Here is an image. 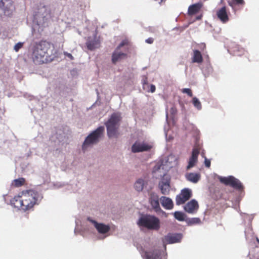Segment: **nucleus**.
<instances>
[{
  "label": "nucleus",
  "mask_w": 259,
  "mask_h": 259,
  "mask_svg": "<svg viewBox=\"0 0 259 259\" xmlns=\"http://www.w3.org/2000/svg\"><path fill=\"white\" fill-rule=\"evenodd\" d=\"M91 222L94 224V226L99 233L105 234L110 230V227L102 223H98L95 221L92 220Z\"/></svg>",
  "instance_id": "obj_17"
},
{
  "label": "nucleus",
  "mask_w": 259,
  "mask_h": 259,
  "mask_svg": "<svg viewBox=\"0 0 259 259\" xmlns=\"http://www.w3.org/2000/svg\"><path fill=\"white\" fill-rule=\"evenodd\" d=\"M186 179L193 183H197L200 179L201 176L199 173L190 172L185 176Z\"/></svg>",
  "instance_id": "obj_20"
},
{
  "label": "nucleus",
  "mask_w": 259,
  "mask_h": 259,
  "mask_svg": "<svg viewBox=\"0 0 259 259\" xmlns=\"http://www.w3.org/2000/svg\"><path fill=\"white\" fill-rule=\"evenodd\" d=\"M144 257L145 259H166L165 255L162 254V252L158 249L145 251Z\"/></svg>",
  "instance_id": "obj_9"
},
{
  "label": "nucleus",
  "mask_w": 259,
  "mask_h": 259,
  "mask_svg": "<svg viewBox=\"0 0 259 259\" xmlns=\"http://www.w3.org/2000/svg\"><path fill=\"white\" fill-rule=\"evenodd\" d=\"M2 0H0V7H1Z\"/></svg>",
  "instance_id": "obj_41"
},
{
  "label": "nucleus",
  "mask_w": 259,
  "mask_h": 259,
  "mask_svg": "<svg viewBox=\"0 0 259 259\" xmlns=\"http://www.w3.org/2000/svg\"><path fill=\"white\" fill-rule=\"evenodd\" d=\"M159 187L162 194L167 195L170 191V185L168 181H162L159 183Z\"/></svg>",
  "instance_id": "obj_18"
},
{
  "label": "nucleus",
  "mask_w": 259,
  "mask_h": 259,
  "mask_svg": "<svg viewBox=\"0 0 259 259\" xmlns=\"http://www.w3.org/2000/svg\"><path fill=\"white\" fill-rule=\"evenodd\" d=\"M160 201L162 206L165 209H171L173 208V202L169 198L162 196L160 198Z\"/></svg>",
  "instance_id": "obj_19"
},
{
  "label": "nucleus",
  "mask_w": 259,
  "mask_h": 259,
  "mask_svg": "<svg viewBox=\"0 0 259 259\" xmlns=\"http://www.w3.org/2000/svg\"><path fill=\"white\" fill-rule=\"evenodd\" d=\"M86 44L88 49L92 51L98 47L99 42L98 40L94 39L88 41Z\"/></svg>",
  "instance_id": "obj_25"
},
{
  "label": "nucleus",
  "mask_w": 259,
  "mask_h": 259,
  "mask_svg": "<svg viewBox=\"0 0 259 259\" xmlns=\"http://www.w3.org/2000/svg\"><path fill=\"white\" fill-rule=\"evenodd\" d=\"M200 148L199 146H195L193 149L192 155L189 159L187 169H189L193 167L197 162L198 156L200 152Z\"/></svg>",
  "instance_id": "obj_11"
},
{
  "label": "nucleus",
  "mask_w": 259,
  "mask_h": 259,
  "mask_svg": "<svg viewBox=\"0 0 259 259\" xmlns=\"http://www.w3.org/2000/svg\"><path fill=\"white\" fill-rule=\"evenodd\" d=\"M193 63H201L203 62V57L201 52L197 50L193 51V55L192 58Z\"/></svg>",
  "instance_id": "obj_22"
},
{
  "label": "nucleus",
  "mask_w": 259,
  "mask_h": 259,
  "mask_svg": "<svg viewBox=\"0 0 259 259\" xmlns=\"http://www.w3.org/2000/svg\"><path fill=\"white\" fill-rule=\"evenodd\" d=\"M201 8V5L196 3L190 6L188 8V14L189 16H192L198 13Z\"/></svg>",
  "instance_id": "obj_21"
},
{
  "label": "nucleus",
  "mask_w": 259,
  "mask_h": 259,
  "mask_svg": "<svg viewBox=\"0 0 259 259\" xmlns=\"http://www.w3.org/2000/svg\"><path fill=\"white\" fill-rule=\"evenodd\" d=\"M152 148V145L144 142L136 141L132 146V151L133 153H138L148 151Z\"/></svg>",
  "instance_id": "obj_8"
},
{
  "label": "nucleus",
  "mask_w": 259,
  "mask_h": 259,
  "mask_svg": "<svg viewBox=\"0 0 259 259\" xmlns=\"http://www.w3.org/2000/svg\"><path fill=\"white\" fill-rule=\"evenodd\" d=\"M64 54L65 56L69 58L71 60H74V57L72 56V55L70 53L65 52H64Z\"/></svg>",
  "instance_id": "obj_34"
},
{
  "label": "nucleus",
  "mask_w": 259,
  "mask_h": 259,
  "mask_svg": "<svg viewBox=\"0 0 259 259\" xmlns=\"http://www.w3.org/2000/svg\"><path fill=\"white\" fill-rule=\"evenodd\" d=\"M149 201L155 211L158 212L161 210L159 203V198L157 194L152 193L150 194Z\"/></svg>",
  "instance_id": "obj_13"
},
{
  "label": "nucleus",
  "mask_w": 259,
  "mask_h": 259,
  "mask_svg": "<svg viewBox=\"0 0 259 259\" xmlns=\"http://www.w3.org/2000/svg\"><path fill=\"white\" fill-rule=\"evenodd\" d=\"M218 18L223 22L226 23L229 20V17L227 13V8L225 6L223 7L217 12Z\"/></svg>",
  "instance_id": "obj_16"
},
{
  "label": "nucleus",
  "mask_w": 259,
  "mask_h": 259,
  "mask_svg": "<svg viewBox=\"0 0 259 259\" xmlns=\"http://www.w3.org/2000/svg\"><path fill=\"white\" fill-rule=\"evenodd\" d=\"M182 239V235L180 234H168L165 236L163 239V243H174L180 241Z\"/></svg>",
  "instance_id": "obj_14"
},
{
  "label": "nucleus",
  "mask_w": 259,
  "mask_h": 259,
  "mask_svg": "<svg viewBox=\"0 0 259 259\" xmlns=\"http://www.w3.org/2000/svg\"><path fill=\"white\" fill-rule=\"evenodd\" d=\"M144 187V180L138 179L135 184V188L137 191H142Z\"/></svg>",
  "instance_id": "obj_27"
},
{
  "label": "nucleus",
  "mask_w": 259,
  "mask_h": 259,
  "mask_svg": "<svg viewBox=\"0 0 259 259\" xmlns=\"http://www.w3.org/2000/svg\"><path fill=\"white\" fill-rule=\"evenodd\" d=\"M130 42L127 39H123L115 50L112 55V62L115 64L117 62L127 58V54L120 51L124 46H128Z\"/></svg>",
  "instance_id": "obj_5"
},
{
  "label": "nucleus",
  "mask_w": 259,
  "mask_h": 259,
  "mask_svg": "<svg viewBox=\"0 0 259 259\" xmlns=\"http://www.w3.org/2000/svg\"><path fill=\"white\" fill-rule=\"evenodd\" d=\"M142 84H143L144 88V86L145 85H147L148 84V78H147V76H144L143 77V78L142 79Z\"/></svg>",
  "instance_id": "obj_33"
},
{
  "label": "nucleus",
  "mask_w": 259,
  "mask_h": 259,
  "mask_svg": "<svg viewBox=\"0 0 259 259\" xmlns=\"http://www.w3.org/2000/svg\"><path fill=\"white\" fill-rule=\"evenodd\" d=\"M0 8L3 9L5 14L8 16L15 10V6L12 0H2Z\"/></svg>",
  "instance_id": "obj_10"
},
{
  "label": "nucleus",
  "mask_w": 259,
  "mask_h": 259,
  "mask_svg": "<svg viewBox=\"0 0 259 259\" xmlns=\"http://www.w3.org/2000/svg\"><path fill=\"white\" fill-rule=\"evenodd\" d=\"M44 9H45V11H46V14L44 15V17H46L48 15H50V8H49L48 7H46V6H44Z\"/></svg>",
  "instance_id": "obj_35"
},
{
  "label": "nucleus",
  "mask_w": 259,
  "mask_h": 259,
  "mask_svg": "<svg viewBox=\"0 0 259 259\" xmlns=\"http://www.w3.org/2000/svg\"><path fill=\"white\" fill-rule=\"evenodd\" d=\"M256 241H257V242L259 243V239H258L257 238H256Z\"/></svg>",
  "instance_id": "obj_42"
},
{
  "label": "nucleus",
  "mask_w": 259,
  "mask_h": 259,
  "mask_svg": "<svg viewBox=\"0 0 259 259\" xmlns=\"http://www.w3.org/2000/svg\"><path fill=\"white\" fill-rule=\"evenodd\" d=\"M199 208V205L197 201L194 199L191 200L188 202L184 206L185 210L189 213H195Z\"/></svg>",
  "instance_id": "obj_12"
},
{
  "label": "nucleus",
  "mask_w": 259,
  "mask_h": 259,
  "mask_svg": "<svg viewBox=\"0 0 259 259\" xmlns=\"http://www.w3.org/2000/svg\"><path fill=\"white\" fill-rule=\"evenodd\" d=\"M153 38L152 37H149L146 39V42L148 44H151L153 42Z\"/></svg>",
  "instance_id": "obj_38"
},
{
  "label": "nucleus",
  "mask_w": 259,
  "mask_h": 259,
  "mask_svg": "<svg viewBox=\"0 0 259 259\" xmlns=\"http://www.w3.org/2000/svg\"><path fill=\"white\" fill-rule=\"evenodd\" d=\"M26 183V180L23 178L15 179L12 182V186L14 187H20L24 185Z\"/></svg>",
  "instance_id": "obj_24"
},
{
  "label": "nucleus",
  "mask_w": 259,
  "mask_h": 259,
  "mask_svg": "<svg viewBox=\"0 0 259 259\" xmlns=\"http://www.w3.org/2000/svg\"><path fill=\"white\" fill-rule=\"evenodd\" d=\"M202 17V15H200V16L196 17V19L198 20H200V19H201Z\"/></svg>",
  "instance_id": "obj_40"
},
{
  "label": "nucleus",
  "mask_w": 259,
  "mask_h": 259,
  "mask_svg": "<svg viewBox=\"0 0 259 259\" xmlns=\"http://www.w3.org/2000/svg\"><path fill=\"white\" fill-rule=\"evenodd\" d=\"M107 135L109 138L117 137L118 133L117 131L118 127H113L110 126H106Z\"/></svg>",
  "instance_id": "obj_23"
},
{
  "label": "nucleus",
  "mask_w": 259,
  "mask_h": 259,
  "mask_svg": "<svg viewBox=\"0 0 259 259\" xmlns=\"http://www.w3.org/2000/svg\"><path fill=\"white\" fill-rule=\"evenodd\" d=\"M205 165L207 167H209L210 166V161L209 160L205 158Z\"/></svg>",
  "instance_id": "obj_36"
},
{
  "label": "nucleus",
  "mask_w": 259,
  "mask_h": 259,
  "mask_svg": "<svg viewBox=\"0 0 259 259\" xmlns=\"http://www.w3.org/2000/svg\"><path fill=\"white\" fill-rule=\"evenodd\" d=\"M219 179L222 183L226 185L230 186L236 190L242 191L243 189V186L241 183L233 176H229L228 177H220Z\"/></svg>",
  "instance_id": "obj_6"
},
{
  "label": "nucleus",
  "mask_w": 259,
  "mask_h": 259,
  "mask_svg": "<svg viewBox=\"0 0 259 259\" xmlns=\"http://www.w3.org/2000/svg\"><path fill=\"white\" fill-rule=\"evenodd\" d=\"M192 103L193 105L198 109L200 110L202 108V105L201 102L199 100L196 98L194 97L192 99Z\"/></svg>",
  "instance_id": "obj_30"
},
{
  "label": "nucleus",
  "mask_w": 259,
  "mask_h": 259,
  "mask_svg": "<svg viewBox=\"0 0 259 259\" xmlns=\"http://www.w3.org/2000/svg\"><path fill=\"white\" fill-rule=\"evenodd\" d=\"M39 197L38 193L35 190H24L12 198L11 203L16 208L26 211L37 204Z\"/></svg>",
  "instance_id": "obj_1"
},
{
  "label": "nucleus",
  "mask_w": 259,
  "mask_h": 259,
  "mask_svg": "<svg viewBox=\"0 0 259 259\" xmlns=\"http://www.w3.org/2000/svg\"><path fill=\"white\" fill-rule=\"evenodd\" d=\"M138 225L149 230H158L160 229V220L154 215H142L138 220Z\"/></svg>",
  "instance_id": "obj_3"
},
{
  "label": "nucleus",
  "mask_w": 259,
  "mask_h": 259,
  "mask_svg": "<svg viewBox=\"0 0 259 259\" xmlns=\"http://www.w3.org/2000/svg\"><path fill=\"white\" fill-rule=\"evenodd\" d=\"M156 87L153 84H151L150 86V91L151 93H154L155 91Z\"/></svg>",
  "instance_id": "obj_37"
},
{
  "label": "nucleus",
  "mask_w": 259,
  "mask_h": 259,
  "mask_svg": "<svg viewBox=\"0 0 259 259\" xmlns=\"http://www.w3.org/2000/svg\"><path fill=\"white\" fill-rule=\"evenodd\" d=\"M186 222L189 226H192L201 223V220L198 218H193L188 219L186 220Z\"/></svg>",
  "instance_id": "obj_28"
},
{
  "label": "nucleus",
  "mask_w": 259,
  "mask_h": 259,
  "mask_svg": "<svg viewBox=\"0 0 259 259\" xmlns=\"http://www.w3.org/2000/svg\"><path fill=\"white\" fill-rule=\"evenodd\" d=\"M192 191L188 188L182 189L179 195H178L176 198V202L177 205H181L185 203L192 196Z\"/></svg>",
  "instance_id": "obj_7"
},
{
  "label": "nucleus",
  "mask_w": 259,
  "mask_h": 259,
  "mask_svg": "<svg viewBox=\"0 0 259 259\" xmlns=\"http://www.w3.org/2000/svg\"><path fill=\"white\" fill-rule=\"evenodd\" d=\"M182 93L187 94L189 97H191L193 96L192 91L190 89L185 88L182 89Z\"/></svg>",
  "instance_id": "obj_31"
},
{
  "label": "nucleus",
  "mask_w": 259,
  "mask_h": 259,
  "mask_svg": "<svg viewBox=\"0 0 259 259\" xmlns=\"http://www.w3.org/2000/svg\"><path fill=\"white\" fill-rule=\"evenodd\" d=\"M120 116L117 113H113L111 115L107 122L106 126H111L113 127H118V122L120 120Z\"/></svg>",
  "instance_id": "obj_15"
},
{
  "label": "nucleus",
  "mask_w": 259,
  "mask_h": 259,
  "mask_svg": "<svg viewBox=\"0 0 259 259\" xmlns=\"http://www.w3.org/2000/svg\"><path fill=\"white\" fill-rule=\"evenodd\" d=\"M104 131V127L99 126L96 130L91 133L85 139L82 145V149L85 150L90 145L96 144L99 141L100 138L103 135Z\"/></svg>",
  "instance_id": "obj_4"
},
{
  "label": "nucleus",
  "mask_w": 259,
  "mask_h": 259,
  "mask_svg": "<svg viewBox=\"0 0 259 259\" xmlns=\"http://www.w3.org/2000/svg\"><path fill=\"white\" fill-rule=\"evenodd\" d=\"M175 218L179 221H183L185 220V214L181 211H176L174 213Z\"/></svg>",
  "instance_id": "obj_29"
},
{
  "label": "nucleus",
  "mask_w": 259,
  "mask_h": 259,
  "mask_svg": "<svg viewBox=\"0 0 259 259\" xmlns=\"http://www.w3.org/2000/svg\"><path fill=\"white\" fill-rule=\"evenodd\" d=\"M228 5L232 8L236 5L243 6L245 5L244 0H231L228 1Z\"/></svg>",
  "instance_id": "obj_26"
},
{
  "label": "nucleus",
  "mask_w": 259,
  "mask_h": 259,
  "mask_svg": "<svg viewBox=\"0 0 259 259\" xmlns=\"http://www.w3.org/2000/svg\"><path fill=\"white\" fill-rule=\"evenodd\" d=\"M170 113L172 114H175L177 113V109L175 107H172L170 109Z\"/></svg>",
  "instance_id": "obj_39"
},
{
  "label": "nucleus",
  "mask_w": 259,
  "mask_h": 259,
  "mask_svg": "<svg viewBox=\"0 0 259 259\" xmlns=\"http://www.w3.org/2000/svg\"><path fill=\"white\" fill-rule=\"evenodd\" d=\"M23 46V43L22 42H18L14 46V50L16 52H18L21 48H22Z\"/></svg>",
  "instance_id": "obj_32"
},
{
  "label": "nucleus",
  "mask_w": 259,
  "mask_h": 259,
  "mask_svg": "<svg viewBox=\"0 0 259 259\" xmlns=\"http://www.w3.org/2000/svg\"><path fill=\"white\" fill-rule=\"evenodd\" d=\"M51 44L46 40L36 42L32 48L31 58L35 64H43L48 61Z\"/></svg>",
  "instance_id": "obj_2"
}]
</instances>
